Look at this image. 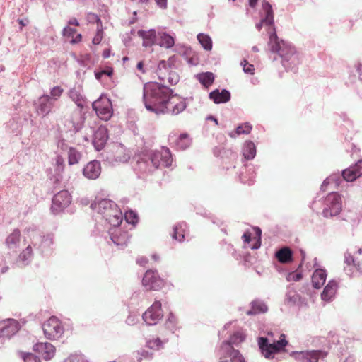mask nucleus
Returning <instances> with one entry per match:
<instances>
[{
	"label": "nucleus",
	"mask_w": 362,
	"mask_h": 362,
	"mask_svg": "<svg viewBox=\"0 0 362 362\" xmlns=\"http://www.w3.org/2000/svg\"><path fill=\"white\" fill-rule=\"evenodd\" d=\"M255 67L253 64H248L245 67L243 68V71L246 74H253Z\"/></svg>",
	"instance_id": "obj_63"
},
{
	"label": "nucleus",
	"mask_w": 362,
	"mask_h": 362,
	"mask_svg": "<svg viewBox=\"0 0 362 362\" xmlns=\"http://www.w3.org/2000/svg\"><path fill=\"white\" fill-rule=\"evenodd\" d=\"M101 173V164L94 160L88 163L83 168V175L89 180H96Z\"/></svg>",
	"instance_id": "obj_20"
},
{
	"label": "nucleus",
	"mask_w": 362,
	"mask_h": 362,
	"mask_svg": "<svg viewBox=\"0 0 362 362\" xmlns=\"http://www.w3.org/2000/svg\"><path fill=\"white\" fill-rule=\"evenodd\" d=\"M257 344L262 355L267 359H272L276 354L285 350L288 341L286 339L285 335L282 334L280 339L272 342L269 341L267 337H259Z\"/></svg>",
	"instance_id": "obj_4"
},
{
	"label": "nucleus",
	"mask_w": 362,
	"mask_h": 362,
	"mask_svg": "<svg viewBox=\"0 0 362 362\" xmlns=\"http://www.w3.org/2000/svg\"><path fill=\"white\" fill-rule=\"evenodd\" d=\"M64 362H88L85 356L81 353L71 354Z\"/></svg>",
	"instance_id": "obj_50"
},
{
	"label": "nucleus",
	"mask_w": 362,
	"mask_h": 362,
	"mask_svg": "<svg viewBox=\"0 0 362 362\" xmlns=\"http://www.w3.org/2000/svg\"><path fill=\"white\" fill-rule=\"evenodd\" d=\"M32 245L42 256H49L52 254L54 248V235L52 233L42 234L37 233L30 238Z\"/></svg>",
	"instance_id": "obj_7"
},
{
	"label": "nucleus",
	"mask_w": 362,
	"mask_h": 362,
	"mask_svg": "<svg viewBox=\"0 0 362 362\" xmlns=\"http://www.w3.org/2000/svg\"><path fill=\"white\" fill-rule=\"evenodd\" d=\"M298 362H318L324 360L327 353L322 350L293 351L291 354Z\"/></svg>",
	"instance_id": "obj_11"
},
{
	"label": "nucleus",
	"mask_w": 362,
	"mask_h": 362,
	"mask_svg": "<svg viewBox=\"0 0 362 362\" xmlns=\"http://www.w3.org/2000/svg\"><path fill=\"white\" fill-rule=\"evenodd\" d=\"M165 327L172 334L179 329L177 319L172 313L168 315Z\"/></svg>",
	"instance_id": "obj_41"
},
{
	"label": "nucleus",
	"mask_w": 362,
	"mask_h": 362,
	"mask_svg": "<svg viewBox=\"0 0 362 362\" xmlns=\"http://www.w3.org/2000/svg\"><path fill=\"white\" fill-rule=\"evenodd\" d=\"M135 160L136 163L134 165V170L137 173L146 174L156 170L148 151L137 156Z\"/></svg>",
	"instance_id": "obj_12"
},
{
	"label": "nucleus",
	"mask_w": 362,
	"mask_h": 362,
	"mask_svg": "<svg viewBox=\"0 0 362 362\" xmlns=\"http://www.w3.org/2000/svg\"><path fill=\"white\" fill-rule=\"evenodd\" d=\"M256 146L251 141H247L243 144L242 153L246 160H252L256 156Z\"/></svg>",
	"instance_id": "obj_34"
},
{
	"label": "nucleus",
	"mask_w": 362,
	"mask_h": 362,
	"mask_svg": "<svg viewBox=\"0 0 362 362\" xmlns=\"http://www.w3.org/2000/svg\"><path fill=\"white\" fill-rule=\"evenodd\" d=\"M274 257L280 263L288 264L293 262V252L290 247L284 246L275 252Z\"/></svg>",
	"instance_id": "obj_27"
},
{
	"label": "nucleus",
	"mask_w": 362,
	"mask_h": 362,
	"mask_svg": "<svg viewBox=\"0 0 362 362\" xmlns=\"http://www.w3.org/2000/svg\"><path fill=\"white\" fill-rule=\"evenodd\" d=\"M322 206V215L325 218L336 216L342 209L341 197L337 192H330L324 198Z\"/></svg>",
	"instance_id": "obj_5"
},
{
	"label": "nucleus",
	"mask_w": 362,
	"mask_h": 362,
	"mask_svg": "<svg viewBox=\"0 0 362 362\" xmlns=\"http://www.w3.org/2000/svg\"><path fill=\"white\" fill-rule=\"evenodd\" d=\"M197 40L205 50L209 51L212 49V40L209 35L199 33L197 35Z\"/></svg>",
	"instance_id": "obj_44"
},
{
	"label": "nucleus",
	"mask_w": 362,
	"mask_h": 362,
	"mask_svg": "<svg viewBox=\"0 0 362 362\" xmlns=\"http://www.w3.org/2000/svg\"><path fill=\"white\" fill-rule=\"evenodd\" d=\"M162 317L163 311L160 301H155L142 315L144 321L148 325H156Z\"/></svg>",
	"instance_id": "obj_14"
},
{
	"label": "nucleus",
	"mask_w": 362,
	"mask_h": 362,
	"mask_svg": "<svg viewBox=\"0 0 362 362\" xmlns=\"http://www.w3.org/2000/svg\"><path fill=\"white\" fill-rule=\"evenodd\" d=\"M239 179L243 184L252 185L255 179L254 166L251 164L244 165L240 170Z\"/></svg>",
	"instance_id": "obj_24"
},
{
	"label": "nucleus",
	"mask_w": 362,
	"mask_h": 362,
	"mask_svg": "<svg viewBox=\"0 0 362 362\" xmlns=\"http://www.w3.org/2000/svg\"><path fill=\"white\" fill-rule=\"evenodd\" d=\"M33 350L40 354L45 360H50L55 354V347L49 342H39L33 346Z\"/></svg>",
	"instance_id": "obj_23"
},
{
	"label": "nucleus",
	"mask_w": 362,
	"mask_h": 362,
	"mask_svg": "<svg viewBox=\"0 0 362 362\" xmlns=\"http://www.w3.org/2000/svg\"><path fill=\"white\" fill-rule=\"evenodd\" d=\"M103 39V31L102 30H98L94 36L92 42L94 45H99Z\"/></svg>",
	"instance_id": "obj_60"
},
{
	"label": "nucleus",
	"mask_w": 362,
	"mask_h": 362,
	"mask_svg": "<svg viewBox=\"0 0 362 362\" xmlns=\"http://www.w3.org/2000/svg\"><path fill=\"white\" fill-rule=\"evenodd\" d=\"M191 144V140L187 134H181L176 140V146L180 150H185Z\"/></svg>",
	"instance_id": "obj_43"
},
{
	"label": "nucleus",
	"mask_w": 362,
	"mask_h": 362,
	"mask_svg": "<svg viewBox=\"0 0 362 362\" xmlns=\"http://www.w3.org/2000/svg\"><path fill=\"white\" fill-rule=\"evenodd\" d=\"M285 303L289 306L298 305L300 303V296L296 291L289 290L286 293Z\"/></svg>",
	"instance_id": "obj_40"
},
{
	"label": "nucleus",
	"mask_w": 362,
	"mask_h": 362,
	"mask_svg": "<svg viewBox=\"0 0 362 362\" xmlns=\"http://www.w3.org/2000/svg\"><path fill=\"white\" fill-rule=\"evenodd\" d=\"M197 79L204 87L208 88L214 81V75L212 72H203L196 75Z\"/></svg>",
	"instance_id": "obj_39"
},
{
	"label": "nucleus",
	"mask_w": 362,
	"mask_h": 362,
	"mask_svg": "<svg viewBox=\"0 0 362 362\" xmlns=\"http://www.w3.org/2000/svg\"><path fill=\"white\" fill-rule=\"evenodd\" d=\"M167 342V340H161L160 338H156L149 339L146 341V346L151 349L158 351L163 348L164 344Z\"/></svg>",
	"instance_id": "obj_46"
},
{
	"label": "nucleus",
	"mask_w": 362,
	"mask_h": 362,
	"mask_svg": "<svg viewBox=\"0 0 362 362\" xmlns=\"http://www.w3.org/2000/svg\"><path fill=\"white\" fill-rule=\"evenodd\" d=\"M124 219L127 223L134 226L136 223H137L139 217L136 212L133 211L132 210H129L124 214Z\"/></svg>",
	"instance_id": "obj_49"
},
{
	"label": "nucleus",
	"mask_w": 362,
	"mask_h": 362,
	"mask_svg": "<svg viewBox=\"0 0 362 362\" xmlns=\"http://www.w3.org/2000/svg\"><path fill=\"white\" fill-rule=\"evenodd\" d=\"M88 21L90 23H101L99 16L95 13H90L88 14Z\"/></svg>",
	"instance_id": "obj_61"
},
{
	"label": "nucleus",
	"mask_w": 362,
	"mask_h": 362,
	"mask_svg": "<svg viewBox=\"0 0 362 362\" xmlns=\"http://www.w3.org/2000/svg\"><path fill=\"white\" fill-rule=\"evenodd\" d=\"M143 101L146 109L156 115H177L187 106L185 99L178 97L173 89L158 82H148L144 85Z\"/></svg>",
	"instance_id": "obj_1"
},
{
	"label": "nucleus",
	"mask_w": 362,
	"mask_h": 362,
	"mask_svg": "<svg viewBox=\"0 0 362 362\" xmlns=\"http://www.w3.org/2000/svg\"><path fill=\"white\" fill-rule=\"evenodd\" d=\"M43 334L47 339L55 341L61 339L64 333L63 322L57 317L51 316L42 325Z\"/></svg>",
	"instance_id": "obj_6"
},
{
	"label": "nucleus",
	"mask_w": 362,
	"mask_h": 362,
	"mask_svg": "<svg viewBox=\"0 0 362 362\" xmlns=\"http://www.w3.org/2000/svg\"><path fill=\"white\" fill-rule=\"evenodd\" d=\"M185 223H179L173 227V233L172 238L179 242H182L185 240Z\"/></svg>",
	"instance_id": "obj_42"
},
{
	"label": "nucleus",
	"mask_w": 362,
	"mask_h": 362,
	"mask_svg": "<svg viewBox=\"0 0 362 362\" xmlns=\"http://www.w3.org/2000/svg\"><path fill=\"white\" fill-rule=\"evenodd\" d=\"M271 43L270 51L279 57L282 66L287 71L296 72L302 62L301 53L291 42L279 40L274 30L272 33Z\"/></svg>",
	"instance_id": "obj_2"
},
{
	"label": "nucleus",
	"mask_w": 362,
	"mask_h": 362,
	"mask_svg": "<svg viewBox=\"0 0 362 362\" xmlns=\"http://www.w3.org/2000/svg\"><path fill=\"white\" fill-rule=\"evenodd\" d=\"M108 139L107 130L105 127H100L95 132L93 139V144L97 151L101 150L105 145Z\"/></svg>",
	"instance_id": "obj_25"
},
{
	"label": "nucleus",
	"mask_w": 362,
	"mask_h": 362,
	"mask_svg": "<svg viewBox=\"0 0 362 362\" xmlns=\"http://www.w3.org/2000/svg\"><path fill=\"white\" fill-rule=\"evenodd\" d=\"M69 97L80 108H83L86 105V101L79 90L73 88L69 91Z\"/></svg>",
	"instance_id": "obj_36"
},
{
	"label": "nucleus",
	"mask_w": 362,
	"mask_h": 362,
	"mask_svg": "<svg viewBox=\"0 0 362 362\" xmlns=\"http://www.w3.org/2000/svg\"><path fill=\"white\" fill-rule=\"evenodd\" d=\"M81 158V153L74 148H69L68 162L70 165L77 164Z\"/></svg>",
	"instance_id": "obj_45"
},
{
	"label": "nucleus",
	"mask_w": 362,
	"mask_h": 362,
	"mask_svg": "<svg viewBox=\"0 0 362 362\" xmlns=\"http://www.w3.org/2000/svg\"><path fill=\"white\" fill-rule=\"evenodd\" d=\"M168 62L165 60H161L158 64L157 74L160 81H165V71L168 72Z\"/></svg>",
	"instance_id": "obj_47"
},
{
	"label": "nucleus",
	"mask_w": 362,
	"mask_h": 362,
	"mask_svg": "<svg viewBox=\"0 0 362 362\" xmlns=\"http://www.w3.org/2000/svg\"><path fill=\"white\" fill-rule=\"evenodd\" d=\"M301 279L302 274L300 273L291 272L286 276L288 281H298Z\"/></svg>",
	"instance_id": "obj_57"
},
{
	"label": "nucleus",
	"mask_w": 362,
	"mask_h": 362,
	"mask_svg": "<svg viewBox=\"0 0 362 362\" xmlns=\"http://www.w3.org/2000/svg\"><path fill=\"white\" fill-rule=\"evenodd\" d=\"M65 167V161L62 156H57L56 157V163H55V170L57 174V180H59L62 179V173L64 172Z\"/></svg>",
	"instance_id": "obj_48"
},
{
	"label": "nucleus",
	"mask_w": 362,
	"mask_h": 362,
	"mask_svg": "<svg viewBox=\"0 0 362 362\" xmlns=\"http://www.w3.org/2000/svg\"><path fill=\"white\" fill-rule=\"evenodd\" d=\"M327 272L322 269H316L312 276V284L315 288H320L326 281Z\"/></svg>",
	"instance_id": "obj_32"
},
{
	"label": "nucleus",
	"mask_w": 362,
	"mask_h": 362,
	"mask_svg": "<svg viewBox=\"0 0 362 362\" xmlns=\"http://www.w3.org/2000/svg\"><path fill=\"white\" fill-rule=\"evenodd\" d=\"M148 153L156 169L161 166L168 168L171 165L173 158L168 148L162 147L160 151H150Z\"/></svg>",
	"instance_id": "obj_10"
},
{
	"label": "nucleus",
	"mask_w": 362,
	"mask_h": 362,
	"mask_svg": "<svg viewBox=\"0 0 362 362\" xmlns=\"http://www.w3.org/2000/svg\"><path fill=\"white\" fill-rule=\"evenodd\" d=\"M129 158V156L127 154H124L122 152L117 151V155L113 156L112 154L107 155L106 160L111 165H115L117 163H125Z\"/></svg>",
	"instance_id": "obj_38"
},
{
	"label": "nucleus",
	"mask_w": 362,
	"mask_h": 362,
	"mask_svg": "<svg viewBox=\"0 0 362 362\" xmlns=\"http://www.w3.org/2000/svg\"><path fill=\"white\" fill-rule=\"evenodd\" d=\"M250 309L246 313L247 315H255L260 313H265L268 310L266 303L260 300L255 299L250 303Z\"/></svg>",
	"instance_id": "obj_31"
},
{
	"label": "nucleus",
	"mask_w": 362,
	"mask_h": 362,
	"mask_svg": "<svg viewBox=\"0 0 362 362\" xmlns=\"http://www.w3.org/2000/svg\"><path fill=\"white\" fill-rule=\"evenodd\" d=\"M71 202V196L67 190H62L56 194L52 198L51 210L53 214H57L66 208Z\"/></svg>",
	"instance_id": "obj_13"
},
{
	"label": "nucleus",
	"mask_w": 362,
	"mask_h": 362,
	"mask_svg": "<svg viewBox=\"0 0 362 362\" xmlns=\"http://www.w3.org/2000/svg\"><path fill=\"white\" fill-rule=\"evenodd\" d=\"M76 29L70 28L69 26H66L62 30V35L66 37H73L76 33Z\"/></svg>",
	"instance_id": "obj_59"
},
{
	"label": "nucleus",
	"mask_w": 362,
	"mask_h": 362,
	"mask_svg": "<svg viewBox=\"0 0 362 362\" xmlns=\"http://www.w3.org/2000/svg\"><path fill=\"white\" fill-rule=\"evenodd\" d=\"M356 267L357 270L362 273V250H358L356 254Z\"/></svg>",
	"instance_id": "obj_55"
},
{
	"label": "nucleus",
	"mask_w": 362,
	"mask_h": 362,
	"mask_svg": "<svg viewBox=\"0 0 362 362\" xmlns=\"http://www.w3.org/2000/svg\"><path fill=\"white\" fill-rule=\"evenodd\" d=\"M245 339V335L243 332L237 331L235 332L230 337L228 340L223 341L220 346V348L218 351V358H221V349L225 344H228L230 346V349L233 351H238L235 349V346L238 347L242 342H243Z\"/></svg>",
	"instance_id": "obj_22"
},
{
	"label": "nucleus",
	"mask_w": 362,
	"mask_h": 362,
	"mask_svg": "<svg viewBox=\"0 0 362 362\" xmlns=\"http://www.w3.org/2000/svg\"><path fill=\"white\" fill-rule=\"evenodd\" d=\"M221 354L220 362H246L239 351H233L227 344L223 345Z\"/></svg>",
	"instance_id": "obj_17"
},
{
	"label": "nucleus",
	"mask_w": 362,
	"mask_h": 362,
	"mask_svg": "<svg viewBox=\"0 0 362 362\" xmlns=\"http://www.w3.org/2000/svg\"><path fill=\"white\" fill-rule=\"evenodd\" d=\"M33 245L30 243L23 251L19 254L17 264L20 267L28 265L33 258Z\"/></svg>",
	"instance_id": "obj_29"
},
{
	"label": "nucleus",
	"mask_w": 362,
	"mask_h": 362,
	"mask_svg": "<svg viewBox=\"0 0 362 362\" xmlns=\"http://www.w3.org/2000/svg\"><path fill=\"white\" fill-rule=\"evenodd\" d=\"M252 129V125L249 122H245L238 125L235 130L228 133V135L231 138H236L240 134H248L250 133Z\"/></svg>",
	"instance_id": "obj_37"
},
{
	"label": "nucleus",
	"mask_w": 362,
	"mask_h": 362,
	"mask_svg": "<svg viewBox=\"0 0 362 362\" xmlns=\"http://www.w3.org/2000/svg\"><path fill=\"white\" fill-rule=\"evenodd\" d=\"M356 71L358 74V78L362 81V64H356Z\"/></svg>",
	"instance_id": "obj_64"
},
{
	"label": "nucleus",
	"mask_w": 362,
	"mask_h": 362,
	"mask_svg": "<svg viewBox=\"0 0 362 362\" xmlns=\"http://www.w3.org/2000/svg\"><path fill=\"white\" fill-rule=\"evenodd\" d=\"M24 362H42L40 358L31 353H25L23 356Z\"/></svg>",
	"instance_id": "obj_54"
},
{
	"label": "nucleus",
	"mask_w": 362,
	"mask_h": 362,
	"mask_svg": "<svg viewBox=\"0 0 362 362\" xmlns=\"http://www.w3.org/2000/svg\"><path fill=\"white\" fill-rule=\"evenodd\" d=\"M168 83L171 86L176 85L180 80L179 75L174 71H169L167 77L165 76Z\"/></svg>",
	"instance_id": "obj_51"
},
{
	"label": "nucleus",
	"mask_w": 362,
	"mask_h": 362,
	"mask_svg": "<svg viewBox=\"0 0 362 362\" xmlns=\"http://www.w3.org/2000/svg\"><path fill=\"white\" fill-rule=\"evenodd\" d=\"M338 288V284L335 280H330L325 286L321 293V298L326 302L332 301Z\"/></svg>",
	"instance_id": "obj_28"
},
{
	"label": "nucleus",
	"mask_w": 362,
	"mask_h": 362,
	"mask_svg": "<svg viewBox=\"0 0 362 362\" xmlns=\"http://www.w3.org/2000/svg\"><path fill=\"white\" fill-rule=\"evenodd\" d=\"M158 45L160 47L170 49L174 46L175 38L170 34L166 32L158 33Z\"/></svg>",
	"instance_id": "obj_33"
},
{
	"label": "nucleus",
	"mask_w": 362,
	"mask_h": 362,
	"mask_svg": "<svg viewBox=\"0 0 362 362\" xmlns=\"http://www.w3.org/2000/svg\"><path fill=\"white\" fill-rule=\"evenodd\" d=\"M262 8L263 10V12L264 13V16H263L260 21L259 23L256 24V28L258 30H260L263 25H265L267 27V33L269 35V42L268 45L270 47L272 46L271 43V36L273 30L274 31V33L276 34V28L274 26V12L272 9V6L271 4L264 0L262 2Z\"/></svg>",
	"instance_id": "obj_8"
},
{
	"label": "nucleus",
	"mask_w": 362,
	"mask_h": 362,
	"mask_svg": "<svg viewBox=\"0 0 362 362\" xmlns=\"http://www.w3.org/2000/svg\"><path fill=\"white\" fill-rule=\"evenodd\" d=\"M144 298V293L141 291H135L130 298V304L136 305Z\"/></svg>",
	"instance_id": "obj_52"
},
{
	"label": "nucleus",
	"mask_w": 362,
	"mask_h": 362,
	"mask_svg": "<svg viewBox=\"0 0 362 362\" xmlns=\"http://www.w3.org/2000/svg\"><path fill=\"white\" fill-rule=\"evenodd\" d=\"M92 107L101 119L107 121L112 115V103L106 96H100L98 100L93 102Z\"/></svg>",
	"instance_id": "obj_9"
},
{
	"label": "nucleus",
	"mask_w": 362,
	"mask_h": 362,
	"mask_svg": "<svg viewBox=\"0 0 362 362\" xmlns=\"http://www.w3.org/2000/svg\"><path fill=\"white\" fill-rule=\"evenodd\" d=\"M137 35L143 39V46L148 47H151L156 42V32L154 29H150L148 30H139Z\"/></svg>",
	"instance_id": "obj_30"
},
{
	"label": "nucleus",
	"mask_w": 362,
	"mask_h": 362,
	"mask_svg": "<svg viewBox=\"0 0 362 362\" xmlns=\"http://www.w3.org/2000/svg\"><path fill=\"white\" fill-rule=\"evenodd\" d=\"M142 284L148 290H158L163 285V279L156 270H147L143 277Z\"/></svg>",
	"instance_id": "obj_15"
},
{
	"label": "nucleus",
	"mask_w": 362,
	"mask_h": 362,
	"mask_svg": "<svg viewBox=\"0 0 362 362\" xmlns=\"http://www.w3.org/2000/svg\"><path fill=\"white\" fill-rule=\"evenodd\" d=\"M5 245L9 252L16 253L21 245V231L16 228L6 238Z\"/></svg>",
	"instance_id": "obj_21"
},
{
	"label": "nucleus",
	"mask_w": 362,
	"mask_h": 362,
	"mask_svg": "<svg viewBox=\"0 0 362 362\" xmlns=\"http://www.w3.org/2000/svg\"><path fill=\"white\" fill-rule=\"evenodd\" d=\"M343 180L346 182H353L362 176V160H358L354 165L341 171Z\"/></svg>",
	"instance_id": "obj_18"
},
{
	"label": "nucleus",
	"mask_w": 362,
	"mask_h": 362,
	"mask_svg": "<svg viewBox=\"0 0 362 362\" xmlns=\"http://www.w3.org/2000/svg\"><path fill=\"white\" fill-rule=\"evenodd\" d=\"M63 89L60 86H54L51 89L50 94L53 102L57 100L62 94Z\"/></svg>",
	"instance_id": "obj_53"
},
{
	"label": "nucleus",
	"mask_w": 362,
	"mask_h": 362,
	"mask_svg": "<svg viewBox=\"0 0 362 362\" xmlns=\"http://www.w3.org/2000/svg\"><path fill=\"white\" fill-rule=\"evenodd\" d=\"M139 322V317L137 315L130 313L126 319V323L128 325H134Z\"/></svg>",
	"instance_id": "obj_56"
},
{
	"label": "nucleus",
	"mask_w": 362,
	"mask_h": 362,
	"mask_svg": "<svg viewBox=\"0 0 362 362\" xmlns=\"http://www.w3.org/2000/svg\"><path fill=\"white\" fill-rule=\"evenodd\" d=\"M139 354L144 358L151 359L153 358V352L148 350H141Z\"/></svg>",
	"instance_id": "obj_62"
},
{
	"label": "nucleus",
	"mask_w": 362,
	"mask_h": 362,
	"mask_svg": "<svg viewBox=\"0 0 362 362\" xmlns=\"http://www.w3.org/2000/svg\"><path fill=\"white\" fill-rule=\"evenodd\" d=\"M209 98L215 104L226 103L231 98L230 93L227 89H215L209 93Z\"/></svg>",
	"instance_id": "obj_26"
},
{
	"label": "nucleus",
	"mask_w": 362,
	"mask_h": 362,
	"mask_svg": "<svg viewBox=\"0 0 362 362\" xmlns=\"http://www.w3.org/2000/svg\"><path fill=\"white\" fill-rule=\"evenodd\" d=\"M53 106V100L48 95H43L38 98L36 103L37 114L45 117L51 112Z\"/></svg>",
	"instance_id": "obj_19"
},
{
	"label": "nucleus",
	"mask_w": 362,
	"mask_h": 362,
	"mask_svg": "<svg viewBox=\"0 0 362 362\" xmlns=\"http://www.w3.org/2000/svg\"><path fill=\"white\" fill-rule=\"evenodd\" d=\"M90 208L100 214L111 226H119L122 221V213L116 203L108 199L95 200Z\"/></svg>",
	"instance_id": "obj_3"
},
{
	"label": "nucleus",
	"mask_w": 362,
	"mask_h": 362,
	"mask_svg": "<svg viewBox=\"0 0 362 362\" xmlns=\"http://www.w3.org/2000/svg\"><path fill=\"white\" fill-rule=\"evenodd\" d=\"M339 173H334L327 177L321 185L320 189L322 191L325 190V187L329 185H333L334 187H337L343 182V177Z\"/></svg>",
	"instance_id": "obj_35"
},
{
	"label": "nucleus",
	"mask_w": 362,
	"mask_h": 362,
	"mask_svg": "<svg viewBox=\"0 0 362 362\" xmlns=\"http://www.w3.org/2000/svg\"><path fill=\"white\" fill-rule=\"evenodd\" d=\"M344 262L347 265L353 264L356 267V255L353 257L350 253L346 252L344 255Z\"/></svg>",
	"instance_id": "obj_58"
},
{
	"label": "nucleus",
	"mask_w": 362,
	"mask_h": 362,
	"mask_svg": "<svg viewBox=\"0 0 362 362\" xmlns=\"http://www.w3.org/2000/svg\"><path fill=\"white\" fill-rule=\"evenodd\" d=\"M108 233L111 240L115 245L120 248L127 246L130 238L127 232L122 230L118 226H112L109 229Z\"/></svg>",
	"instance_id": "obj_16"
}]
</instances>
